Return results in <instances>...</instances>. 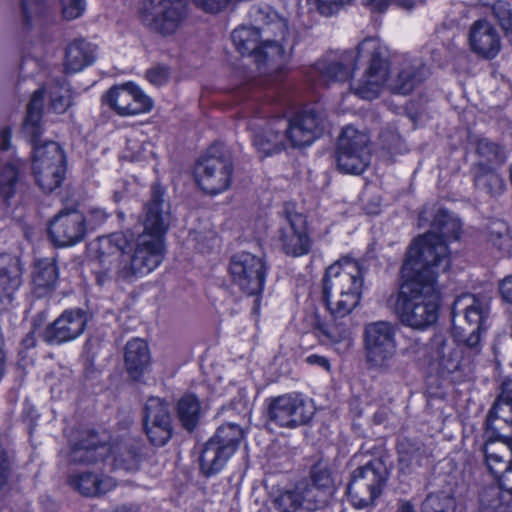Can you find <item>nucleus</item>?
Segmentation results:
<instances>
[{"label": "nucleus", "mask_w": 512, "mask_h": 512, "mask_svg": "<svg viewBox=\"0 0 512 512\" xmlns=\"http://www.w3.org/2000/svg\"><path fill=\"white\" fill-rule=\"evenodd\" d=\"M363 52L369 54V65L362 78L352 86V90L362 99H375L379 96L389 74L387 49L376 39L363 40L356 51H344L338 56H327L318 60L310 69V76L317 77L321 85L347 81L356 68L358 56Z\"/></svg>", "instance_id": "obj_2"}, {"label": "nucleus", "mask_w": 512, "mask_h": 512, "mask_svg": "<svg viewBox=\"0 0 512 512\" xmlns=\"http://www.w3.org/2000/svg\"><path fill=\"white\" fill-rule=\"evenodd\" d=\"M483 454L484 456H491L492 454L512 455V441L485 439Z\"/></svg>", "instance_id": "obj_57"}, {"label": "nucleus", "mask_w": 512, "mask_h": 512, "mask_svg": "<svg viewBox=\"0 0 512 512\" xmlns=\"http://www.w3.org/2000/svg\"><path fill=\"white\" fill-rule=\"evenodd\" d=\"M140 449V443L133 439L117 442L112 449L110 448L113 456V468L129 472L138 470L141 460Z\"/></svg>", "instance_id": "obj_34"}, {"label": "nucleus", "mask_w": 512, "mask_h": 512, "mask_svg": "<svg viewBox=\"0 0 512 512\" xmlns=\"http://www.w3.org/2000/svg\"><path fill=\"white\" fill-rule=\"evenodd\" d=\"M201 415V404L195 395L186 394L178 400L176 404V416L186 431H194Z\"/></svg>", "instance_id": "obj_39"}, {"label": "nucleus", "mask_w": 512, "mask_h": 512, "mask_svg": "<svg viewBox=\"0 0 512 512\" xmlns=\"http://www.w3.org/2000/svg\"><path fill=\"white\" fill-rule=\"evenodd\" d=\"M314 408L300 395H282L273 398L268 407L269 420L282 427L294 428L307 424Z\"/></svg>", "instance_id": "obj_14"}, {"label": "nucleus", "mask_w": 512, "mask_h": 512, "mask_svg": "<svg viewBox=\"0 0 512 512\" xmlns=\"http://www.w3.org/2000/svg\"><path fill=\"white\" fill-rule=\"evenodd\" d=\"M58 279V269L54 258H44L36 262L33 271V282L39 289L49 290Z\"/></svg>", "instance_id": "obj_45"}, {"label": "nucleus", "mask_w": 512, "mask_h": 512, "mask_svg": "<svg viewBox=\"0 0 512 512\" xmlns=\"http://www.w3.org/2000/svg\"><path fill=\"white\" fill-rule=\"evenodd\" d=\"M480 331L481 329L470 328V330L464 332L468 333V336L464 339V345L474 354L480 352Z\"/></svg>", "instance_id": "obj_62"}, {"label": "nucleus", "mask_w": 512, "mask_h": 512, "mask_svg": "<svg viewBox=\"0 0 512 512\" xmlns=\"http://www.w3.org/2000/svg\"><path fill=\"white\" fill-rule=\"evenodd\" d=\"M231 39L242 55H254L262 40L260 31L256 27H239L231 34Z\"/></svg>", "instance_id": "obj_43"}, {"label": "nucleus", "mask_w": 512, "mask_h": 512, "mask_svg": "<svg viewBox=\"0 0 512 512\" xmlns=\"http://www.w3.org/2000/svg\"><path fill=\"white\" fill-rule=\"evenodd\" d=\"M243 439L244 430L238 424L226 423L218 427L202 448L199 457L201 472L207 477L218 473Z\"/></svg>", "instance_id": "obj_10"}, {"label": "nucleus", "mask_w": 512, "mask_h": 512, "mask_svg": "<svg viewBox=\"0 0 512 512\" xmlns=\"http://www.w3.org/2000/svg\"><path fill=\"white\" fill-rule=\"evenodd\" d=\"M354 0H308L321 15L332 16L347 5L353 3Z\"/></svg>", "instance_id": "obj_53"}, {"label": "nucleus", "mask_w": 512, "mask_h": 512, "mask_svg": "<svg viewBox=\"0 0 512 512\" xmlns=\"http://www.w3.org/2000/svg\"><path fill=\"white\" fill-rule=\"evenodd\" d=\"M44 102V89L36 90L27 104L23 132L28 138L35 140L41 136V119Z\"/></svg>", "instance_id": "obj_38"}, {"label": "nucleus", "mask_w": 512, "mask_h": 512, "mask_svg": "<svg viewBox=\"0 0 512 512\" xmlns=\"http://www.w3.org/2000/svg\"><path fill=\"white\" fill-rule=\"evenodd\" d=\"M49 236L58 247L72 246L86 234V218L76 210L60 211L49 224Z\"/></svg>", "instance_id": "obj_18"}, {"label": "nucleus", "mask_w": 512, "mask_h": 512, "mask_svg": "<svg viewBox=\"0 0 512 512\" xmlns=\"http://www.w3.org/2000/svg\"><path fill=\"white\" fill-rule=\"evenodd\" d=\"M107 219V214L100 208L91 209L88 213L86 221L91 225L92 228L103 224Z\"/></svg>", "instance_id": "obj_63"}, {"label": "nucleus", "mask_w": 512, "mask_h": 512, "mask_svg": "<svg viewBox=\"0 0 512 512\" xmlns=\"http://www.w3.org/2000/svg\"><path fill=\"white\" fill-rule=\"evenodd\" d=\"M455 498L445 492L427 495L421 505V512H455Z\"/></svg>", "instance_id": "obj_49"}, {"label": "nucleus", "mask_w": 512, "mask_h": 512, "mask_svg": "<svg viewBox=\"0 0 512 512\" xmlns=\"http://www.w3.org/2000/svg\"><path fill=\"white\" fill-rule=\"evenodd\" d=\"M279 233L282 250L287 255L298 257L310 251L311 240L307 234L306 219L302 214L287 212L286 223Z\"/></svg>", "instance_id": "obj_21"}, {"label": "nucleus", "mask_w": 512, "mask_h": 512, "mask_svg": "<svg viewBox=\"0 0 512 512\" xmlns=\"http://www.w3.org/2000/svg\"><path fill=\"white\" fill-rule=\"evenodd\" d=\"M363 270L358 262L343 258L326 269L322 297L330 314L344 318L359 304L363 288Z\"/></svg>", "instance_id": "obj_5"}, {"label": "nucleus", "mask_w": 512, "mask_h": 512, "mask_svg": "<svg viewBox=\"0 0 512 512\" xmlns=\"http://www.w3.org/2000/svg\"><path fill=\"white\" fill-rule=\"evenodd\" d=\"M427 232L439 235L447 243L449 240H458L460 238L462 223L459 218L448 210L439 208L433 215L430 230Z\"/></svg>", "instance_id": "obj_36"}, {"label": "nucleus", "mask_w": 512, "mask_h": 512, "mask_svg": "<svg viewBox=\"0 0 512 512\" xmlns=\"http://www.w3.org/2000/svg\"><path fill=\"white\" fill-rule=\"evenodd\" d=\"M271 502L277 512L303 510L297 483L290 488L279 489L272 497Z\"/></svg>", "instance_id": "obj_46"}, {"label": "nucleus", "mask_w": 512, "mask_h": 512, "mask_svg": "<svg viewBox=\"0 0 512 512\" xmlns=\"http://www.w3.org/2000/svg\"><path fill=\"white\" fill-rule=\"evenodd\" d=\"M61 12L66 20H74L85 11V0H61Z\"/></svg>", "instance_id": "obj_58"}, {"label": "nucleus", "mask_w": 512, "mask_h": 512, "mask_svg": "<svg viewBox=\"0 0 512 512\" xmlns=\"http://www.w3.org/2000/svg\"><path fill=\"white\" fill-rule=\"evenodd\" d=\"M494 17L497 19L500 27L506 37L512 43V9L511 5L504 0H497L491 5Z\"/></svg>", "instance_id": "obj_51"}, {"label": "nucleus", "mask_w": 512, "mask_h": 512, "mask_svg": "<svg viewBox=\"0 0 512 512\" xmlns=\"http://www.w3.org/2000/svg\"><path fill=\"white\" fill-rule=\"evenodd\" d=\"M229 272L233 282L247 295H258L264 286L266 266L261 257L248 252L232 256Z\"/></svg>", "instance_id": "obj_13"}, {"label": "nucleus", "mask_w": 512, "mask_h": 512, "mask_svg": "<svg viewBox=\"0 0 512 512\" xmlns=\"http://www.w3.org/2000/svg\"><path fill=\"white\" fill-rule=\"evenodd\" d=\"M399 470L403 473L415 466H421L431 452L426 445L417 439L403 437L397 443Z\"/></svg>", "instance_id": "obj_29"}, {"label": "nucleus", "mask_w": 512, "mask_h": 512, "mask_svg": "<svg viewBox=\"0 0 512 512\" xmlns=\"http://www.w3.org/2000/svg\"><path fill=\"white\" fill-rule=\"evenodd\" d=\"M495 408L492 407L485 422V439H500L512 441V412H509V419L497 418Z\"/></svg>", "instance_id": "obj_42"}, {"label": "nucleus", "mask_w": 512, "mask_h": 512, "mask_svg": "<svg viewBox=\"0 0 512 512\" xmlns=\"http://www.w3.org/2000/svg\"><path fill=\"white\" fill-rule=\"evenodd\" d=\"M96 59V47L84 39L70 43L65 52L64 67L67 73H77L91 65Z\"/></svg>", "instance_id": "obj_30"}, {"label": "nucleus", "mask_w": 512, "mask_h": 512, "mask_svg": "<svg viewBox=\"0 0 512 512\" xmlns=\"http://www.w3.org/2000/svg\"><path fill=\"white\" fill-rule=\"evenodd\" d=\"M326 112L318 105L305 107L290 119L276 118L253 135V145L267 157L284 150L310 145L318 138L325 126Z\"/></svg>", "instance_id": "obj_3"}, {"label": "nucleus", "mask_w": 512, "mask_h": 512, "mask_svg": "<svg viewBox=\"0 0 512 512\" xmlns=\"http://www.w3.org/2000/svg\"><path fill=\"white\" fill-rule=\"evenodd\" d=\"M24 166V162L15 160L0 167V197L5 203H9L22 184Z\"/></svg>", "instance_id": "obj_37"}, {"label": "nucleus", "mask_w": 512, "mask_h": 512, "mask_svg": "<svg viewBox=\"0 0 512 512\" xmlns=\"http://www.w3.org/2000/svg\"><path fill=\"white\" fill-rule=\"evenodd\" d=\"M47 8L43 0H21L22 25L29 29L45 14Z\"/></svg>", "instance_id": "obj_50"}, {"label": "nucleus", "mask_w": 512, "mask_h": 512, "mask_svg": "<svg viewBox=\"0 0 512 512\" xmlns=\"http://www.w3.org/2000/svg\"><path fill=\"white\" fill-rule=\"evenodd\" d=\"M462 348L454 340L436 334L430 340L428 354L431 362L437 363L442 373L451 374L461 368Z\"/></svg>", "instance_id": "obj_24"}, {"label": "nucleus", "mask_w": 512, "mask_h": 512, "mask_svg": "<svg viewBox=\"0 0 512 512\" xmlns=\"http://www.w3.org/2000/svg\"><path fill=\"white\" fill-rule=\"evenodd\" d=\"M280 36L274 39L268 37L261 41L259 48L253 55L254 60L261 73H267L278 79V74L282 72L283 66L287 60V54L284 50Z\"/></svg>", "instance_id": "obj_25"}, {"label": "nucleus", "mask_w": 512, "mask_h": 512, "mask_svg": "<svg viewBox=\"0 0 512 512\" xmlns=\"http://www.w3.org/2000/svg\"><path fill=\"white\" fill-rule=\"evenodd\" d=\"M90 320L88 312L81 308L67 309L46 326L43 339L49 344H62L78 338Z\"/></svg>", "instance_id": "obj_17"}, {"label": "nucleus", "mask_w": 512, "mask_h": 512, "mask_svg": "<svg viewBox=\"0 0 512 512\" xmlns=\"http://www.w3.org/2000/svg\"><path fill=\"white\" fill-rule=\"evenodd\" d=\"M189 15V0H143L142 23L162 36L175 34Z\"/></svg>", "instance_id": "obj_11"}, {"label": "nucleus", "mask_w": 512, "mask_h": 512, "mask_svg": "<svg viewBox=\"0 0 512 512\" xmlns=\"http://www.w3.org/2000/svg\"><path fill=\"white\" fill-rule=\"evenodd\" d=\"M402 354L410 360L420 361L425 354V346L419 340H413L402 350Z\"/></svg>", "instance_id": "obj_61"}, {"label": "nucleus", "mask_w": 512, "mask_h": 512, "mask_svg": "<svg viewBox=\"0 0 512 512\" xmlns=\"http://www.w3.org/2000/svg\"><path fill=\"white\" fill-rule=\"evenodd\" d=\"M33 147L32 169L65 164V156L60 145L54 141L41 143L40 137L29 138Z\"/></svg>", "instance_id": "obj_35"}, {"label": "nucleus", "mask_w": 512, "mask_h": 512, "mask_svg": "<svg viewBox=\"0 0 512 512\" xmlns=\"http://www.w3.org/2000/svg\"><path fill=\"white\" fill-rule=\"evenodd\" d=\"M450 267L447 243L439 235L426 232L410 244L401 267V279L437 285L439 273Z\"/></svg>", "instance_id": "obj_6"}, {"label": "nucleus", "mask_w": 512, "mask_h": 512, "mask_svg": "<svg viewBox=\"0 0 512 512\" xmlns=\"http://www.w3.org/2000/svg\"><path fill=\"white\" fill-rule=\"evenodd\" d=\"M72 104L71 90L67 85L56 84L50 90V108L58 113H64Z\"/></svg>", "instance_id": "obj_52"}, {"label": "nucleus", "mask_w": 512, "mask_h": 512, "mask_svg": "<svg viewBox=\"0 0 512 512\" xmlns=\"http://www.w3.org/2000/svg\"><path fill=\"white\" fill-rule=\"evenodd\" d=\"M392 468L390 456L383 450L377 451L373 459L357 467L351 473L347 487L353 506L361 509L374 505L388 484Z\"/></svg>", "instance_id": "obj_7"}, {"label": "nucleus", "mask_w": 512, "mask_h": 512, "mask_svg": "<svg viewBox=\"0 0 512 512\" xmlns=\"http://www.w3.org/2000/svg\"><path fill=\"white\" fill-rule=\"evenodd\" d=\"M322 334L331 342H341L350 338V329L343 323L325 324L319 327Z\"/></svg>", "instance_id": "obj_54"}, {"label": "nucleus", "mask_w": 512, "mask_h": 512, "mask_svg": "<svg viewBox=\"0 0 512 512\" xmlns=\"http://www.w3.org/2000/svg\"><path fill=\"white\" fill-rule=\"evenodd\" d=\"M475 153L479 158L477 162H483L492 167L503 165L507 158L505 148L488 138H480L476 141Z\"/></svg>", "instance_id": "obj_40"}, {"label": "nucleus", "mask_w": 512, "mask_h": 512, "mask_svg": "<svg viewBox=\"0 0 512 512\" xmlns=\"http://www.w3.org/2000/svg\"><path fill=\"white\" fill-rule=\"evenodd\" d=\"M148 81L154 85H163L169 78V69L166 66H156L146 73Z\"/></svg>", "instance_id": "obj_60"}, {"label": "nucleus", "mask_w": 512, "mask_h": 512, "mask_svg": "<svg viewBox=\"0 0 512 512\" xmlns=\"http://www.w3.org/2000/svg\"><path fill=\"white\" fill-rule=\"evenodd\" d=\"M502 405L508 406L509 412H512V380H506L502 383L501 392L492 407L497 411L502 408Z\"/></svg>", "instance_id": "obj_59"}, {"label": "nucleus", "mask_w": 512, "mask_h": 512, "mask_svg": "<svg viewBox=\"0 0 512 512\" xmlns=\"http://www.w3.org/2000/svg\"><path fill=\"white\" fill-rule=\"evenodd\" d=\"M303 510L314 512L327 506L330 497L306 480L297 482Z\"/></svg>", "instance_id": "obj_41"}, {"label": "nucleus", "mask_w": 512, "mask_h": 512, "mask_svg": "<svg viewBox=\"0 0 512 512\" xmlns=\"http://www.w3.org/2000/svg\"><path fill=\"white\" fill-rule=\"evenodd\" d=\"M492 491L494 498L489 501V507L495 512H507L512 506V491L500 487Z\"/></svg>", "instance_id": "obj_55"}, {"label": "nucleus", "mask_w": 512, "mask_h": 512, "mask_svg": "<svg viewBox=\"0 0 512 512\" xmlns=\"http://www.w3.org/2000/svg\"><path fill=\"white\" fill-rule=\"evenodd\" d=\"M429 75V70L419 59H403L395 68L388 82L393 94L409 95Z\"/></svg>", "instance_id": "obj_22"}, {"label": "nucleus", "mask_w": 512, "mask_h": 512, "mask_svg": "<svg viewBox=\"0 0 512 512\" xmlns=\"http://www.w3.org/2000/svg\"><path fill=\"white\" fill-rule=\"evenodd\" d=\"M37 185L45 192L50 193L58 188L66 172L65 164L45 166L32 169Z\"/></svg>", "instance_id": "obj_44"}, {"label": "nucleus", "mask_w": 512, "mask_h": 512, "mask_svg": "<svg viewBox=\"0 0 512 512\" xmlns=\"http://www.w3.org/2000/svg\"><path fill=\"white\" fill-rule=\"evenodd\" d=\"M172 220L171 205L165 199V189L155 183L152 185L150 198L143 206L140 221L143 232L153 236L163 237L169 229Z\"/></svg>", "instance_id": "obj_15"}, {"label": "nucleus", "mask_w": 512, "mask_h": 512, "mask_svg": "<svg viewBox=\"0 0 512 512\" xmlns=\"http://www.w3.org/2000/svg\"><path fill=\"white\" fill-rule=\"evenodd\" d=\"M69 485L86 497H96L104 494L114 487L110 478H102L91 472L74 474L68 478Z\"/></svg>", "instance_id": "obj_33"}, {"label": "nucleus", "mask_w": 512, "mask_h": 512, "mask_svg": "<svg viewBox=\"0 0 512 512\" xmlns=\"http://www.w3.org/2000/svg\"><path fill=\"white\" fill-rule=\"evenodd\" d=\"M470 49L485 59L495 58L501 50V38L494 27L486 19L475 21L469 29Z\"/></svg>", "instance_id": "obj_23"}, {"label": "nucleus", "mask_w": 512, "mask_h": 512, "mask_svg": "<svg viewBox=\"0 0 512 512\" xmlns=\"http://www.w3.org/2000/svg\"><path fill=\"white\" fill-rule=\"evenodd\" d=\"M109 453L110 447L91 432L72 446L67 459L70 464L89 465L104 460Z\"/></svg>", "instance_id": "obj_26"}, {"label": "nucleus", "mask_w": 512, "mask_h": 512, "mask_svg": "<svg viewBox=\"0 0 512 512\" xmlns=\"http://www.w3.org/2000/svg\"><path fill=\"white\" fill-rule=\"evenodd\" d=\"M251 18L258 25L259 31L266 36L272 34L274 37L280 36L285 39L288 34V26L285 19L268 6H254L250 12Z\"/></svg>", "instance_id": "obj_32"}, {"label": "nucleus", "mask_w": 512, "mask_h": 512, "mask_svg": "<svg viewBox=\"0 0 512 512\" xmlns=\"http://www.w3.org/2000/svg\"><path fill=\"white\" fill-rule=\"evenodd\" d=\"M233 163L230 153L221 144L210 146L195 166L196 181L203 191L215 195L231 184Z\"/></svg>", "instance_id": "obj_9"}, {"label": "nucleus", "mask_w": 512, "mask_h": 512, "mask_svg": "<svg viewBox=\"0 0 512 512\" xmlns=\"http://www.w3.org/2000/svg\"><path fill=\"white\" fill-rule=\"evenodd\" d=\"M474 187L492 197L504 193L506 184L504 178L497 172L496 167L483 162H475L471 167Z\"/></svg>", "instance_id": "obj_28"}, {"label": "nucleus", "mask_w": 512, "mask_h": 512, "mask_svg": "<svg viewBox=\"0 0 512 512\" xmlns=\"http://www.w3.org/2000/svg\"><path fill=\"white\" fill-rule=\"evenodd\" d=\"M488 312L487 303L475 295L463 294L457 297L451 308V319L455 328L462 332L470 328L481 329Z\"/></svg>", "instance_id": "obj_20"}, {"label": "nucleus", "mask_w": 512, "mask_h": 512, "mask_svg": "<svg viewBox=\"0 0 512 512\" xmlns=\"http://www.w3.org/2000/svg\"><path fill=\"white\" fill-rule=\"evenodd\" d=\"M125 367L131 378L139 380L150 364V352L142 339H133L126 344Z\"/></svg>", "instance_id": "obj_31"}, {"label": "nucleus", "mask_w": 512, "mask_h": 512, "mask_svg": "<svg viewBox=\"0 0 512 512\" xmlns=\"http://www.w3.org/2000/svg\"><path fill=\"white\" fill-rule=\"evenodd\" d=\"M388 303L394 306L399 321L414 330H424L433 325L439 315L440 292L431 282L402 279V283Z\"/></svg>", "instance_id": "obj_4"}, {"label": "nucleus", "mask_w": 512, "mask_h": 512, "mask_svg": "<svg viewBox=\"0 0 512 512\" xmlns=\"http://www.w3.org/2000/svg\"><path fill=\"white\" fill-rule=\"evenodd\" d=\"M396 332V326L389 321H376L365 325V359L370 368L385 373L403 374L404 369L395 360Z\"/></svg>", "instance_id": "obj_8"}, {"label": "nucleus", "mask_w": 512, "mask_h": 512, "mask_svg": "<svg viewBox=\"0 0 512 512\" xmlns=\"http://www.w3.org/2000/svg\"><path fill=\"white\" fill-rule=\"evenodd\" d=\"M143 424L151 444L164 446L173 434L169 404L161 398L150 397L145 404Z\"/></svg>", "instance_id": "obj_16"}, {"label": "nucleus", "mask_w": 512, "mask_h": 512, "mask_svg": "<svg viewBox=\"0 0 512 512\" xmlns=\"http://www.w3.org/2000/svg\"><path fill=\"white\" fill-rule=\"evenodd\" d=\"M129 243V238L123 232H115L97 239L96 259L99 268L95 273L99 285L114 278L133 281L153 271L164 259L163 237L148 233L139 234L132 255L124 252Z\"/></svg>", "instance_id": "obj_1"}, {"label": "nucleus", "mask_w": 512, "mask_h": 512, "mask_svg": "<svg viewBox=\"0 0 512 512\" xmlns=\"http://www.w3.org/2000/svg\"><path fill=\"white\" fill-rule=\"evenodd\" d=\"M501 489L512 491V464L496 477Z\"/></svg>", "instance_id": "obj_64"}, {"label": "nucleus", "mask_w": 512, "mask_h": 512, "mask_svg": "<svg viewBox=\"0 0 512 512\" xmlns=\"http://www.w3.org/2000/svg\"><path fill=\"white\" fill-rule=\"evenodd\" d=\"M305 480L310 482L311 485L319 488L330 497H332L335 492L332 472L327 465L320 462L312 466L309 478Z\"/></svg>", "instance_id": "obj_48"}, {"label": "nucleus", "mask_w": 512, "mask_h": 512, "mask_svg": "<svg viewBox=\"0 0 512 512\" xmlns=\"http://www.w3.org/2000/svg\"><path fill=\"white\" fill-rule=\"evenodd\" d=\"M484 459L488 470L495 478L512 464V455L492 454L484 456Z\"/></svg>", "instance_id": "obj_56"}, {"label": "nucleus", "mask_w": 512, "mask_h": 512, "mask_svg": "<svg viewBox=\"0 0 512 512\" xmlns=\"http://www.w3.org/2000/svg\"><path fill=\"white\" fill-rule=\"evenodd\" d=\"M21 284V266L17 256L0 254V303L10 304Z\"/></svg>", "instance_id": "obj_27"}, {"label": "nucleus", "mask_w": 512, "mask_h": 512, "mask_svg": "<svg viewBox=\"0 0 512 512\" xmlns=\"http://www.w3.org/2000/svg\"><path fill=\"white\" fill-rule=\"evenodd\" d=\"M369 137L353 127L343 129L338 139L336 162L340 171L361 174L370 162Z\"/></svg>", "instance_id": "obj_12"}, {"label": "nucleus", "mask_w": 512, "mask_h": 512, "mask_svg": "<svg viewBox=\"0 0 512 512\" xmlns=\"http://www.w3.org/2000/svg\"><path fill=\"white\" fill-rule=\"evenodd\" d=\"M488 241L504 255L512 254V234L507 224L494 220L488 225Z\"/></svg>", "instance_id": "obj_47"}, {"label": "nucleus", "mask_w": 512, "mask_h": 512, "mask_svg": "<svg viewBox=\"0 0 512 512\" xmlns=\"http://www.w3.org/2000/svg\"><path fill=\"white\" fill-rule=\"evenodd\" d=\"M102 100L121 116L144 113L152 107L150 98L132 83L111 87Z\"/></svg>", "instance_id": "obj_19"}]
</instances>
